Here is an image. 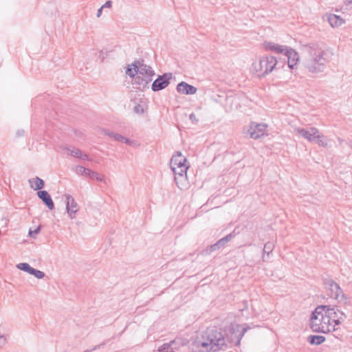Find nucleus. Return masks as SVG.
I'll use <instances>...</instances> for the list:
<instances>
[{
  "label": "nucleus",
  "instance_id": "20e7f679",
  "mask_svg": "<svg viewBox=\"0 0 352 352\" xmlns=\"http://www.w3.org/2000/svg\"><path fill=\"white\" fill-rule=\"evenodd\" d=\"M325 305H319L311 314L310 327L314 332L327 333L336 330L325 314Z\"/></svg>",
  "mask_w": 352,
  "mask_h": 352
},
{
  "label": "nucleus",
  "instance_id": "4c0bfd02",
  "mask_svg": "<svg viewBox=\"0 0 352 352\" xmlns=\"http://www.w3.org/2000/svg\"><path fill=\"white\" fill-rule=\"evenodd\" d=\"M99 347H100V346H99V345H98V346H96L94 348H93V349H87V350H86V351H83V352H91V351H94V350H96V349H98Z\"/></svg>",
  "mask_w": 352,
  "mask_h": 352
},
{
  "label": "nucleus",
  "instance_id": "a878e982",
  "mask_svg": "<svg viewBox=\"0 0 352 352\" xmlns=\"http://www.w3.org/2000/svg\"><path fill=\"white\" fill-rule=\"evenodd\" d=\"M91 171V170H90L89 168H86L82 166H77L75 168V172L77 174L81 175H86V176L89 177Z\"/></svg>",
  "mask_w": 352,
  "mask_h": 352
},
{
  "label": "nucleus",
  "instance_id": "39448f33",
  "mask_svg": "<svg viewBox=\"0 0 352 352\" xmlns=\"http://www.w3.org/2000/svg\"><path fill=\"white\" fill-rule=\"evenodd\" d=\"M278 61L273 56H263L252 65L251 71L258 77H264L276 67Z\"/></svg>",
  "mask_w": 352,
  "mask_h": 352
},
{
  "label": "nucleus",
  "instance_id": "aec40b11",
  "mask_svg": "<svg viewBox=\"0 0 352 352\" xmlns=\"http://www.w3.org/2000/svg\"><path fill=\"white\" fill-rule=\"evenodd\" d=\"M67 151L69 154L74 157L82 159L83 160H90L89 156L87 154H83L82 151L78 148H68Z\"/></svg>",
  "mask_w": 352,
  "mask_h": 352
},
{
  "label": "nucleus",
  "instance_id": "2f4dec72",
  "mask_svg": "<svg viewBox=\"0 0 352 352\" xmlns=\"http://www.w3.org/2000/svg\"><path fill=\"white\" fill-rule=\"evenodd\" d=\"M40 229H41V227L38 226V228H36L34 230H30L29 231V235L30 236L32 237V238H35L36 237V235L40 231Z\"/></svg>",
  "mask_w": 352,
  "mask_h": 352
},
{
  "label": "nucleus",
  "instance_id": "a19ab883",
  "mask_svg": "<svg viewBox=\"0 0 352 352\" xmlns=\"http://www.w3.org/2000/svg\"><path fill=\"white\" fill-rule=\"evenodd\" d=\"M246 331H247V329H246V328H245V327H243V335L245 334V333L246 332Z\"/></svg>",
  "mask_w": 352,
  "mask_h": 352
},
{
  "label": "nucleus",
  "instance_id": "f8f14e48",
  "mask_svg": "<svg viewBox=\"0 0 352 352\" xmlns=\"http://www.w3.org/2000/svg\"><path fill=\"white\" fill-rule=\"evenodd\" d=\"M66 209L71 219L75 218L76 213L78 211V206L74 197L70 195H66Z\"/></svg>",
  "mask_w": 352,
  "mask_h": 352
},
{
  "label": "nucleus",
  "instance_id": "f257e3e1",
  "mask_svg": "<svg viewBox=\"0 0 352 352\" xmlns=\"http://www.w3.org/2000/svg\"><path fill=\"white\" fill-rule=\"evenodd\" d=\"M302 65L312 75L323 72L330 62L331 54L324 50L318 43H309L302 47Z\"/></svg>",
  "mask_w": 352,
  "mask_h": 352
},
{
  "label": "nucleus",
  "instance_id": "c85d7f7f",
  "mask_svg": "<svg viewBox=\"0 0 352 352\" xmlns=\"http://www.w3.org/2000/svg\"><path fill=\"white\" fill-rule=\"evenodd\" d=\"M89 177H90L92 179H96L98 182H103L104 178L103 175H99L98 173L94 172L93 170L91 171Z\"/></svg>",
  "mask_w": 352,
  "mask_h": 352
},
{
  "label": "nucleus",
  "instance_id": "c9c22d12",
  "mask_svg": "<svg viewBox=\"0 0 352 352\" xmlns=\"http://www.w3.org/2000/svg\"><path fill=\"white\" fill-rule=\"evenodd\" d=\"M6 343V339L0 335V346L4 345Z\"/></svg>",
  "mask_w": 352,
  "mask_h": 352
},
{
  "label": "nucleus",
  "instance_id": "58836bf2",
  "mask_svg": "<svg viewBox=\"0 0 352 352\" xmlns=\"http://www.w3.org/2000/svg\"><path fill=\"white\" fill-rule=\"evenodd\" d=\"M345 4L352 3V0H344Z\"/></svg>",
  "mask_w": 352,
  "mask_h": 352
},
{
  "label": "nucleus",
  "instance_id": "bb28decb",
  "mask_svg": "<svg viewBox=\"0 0 352 352\" xmlns=\"http://www.w3.org/2000/svg\"><path fill=\"white\" fill-rule=\"evenodd\" d=\"M17 267L23 271H25L30 274H31L33 267H32L28 263H21L17 265Z\"/></svg>",
  "mask_w": 352,
  "mask_h": 352
},
{
  "label": "nucleus",
  "instance_id": "5701e85b",
  "mask_svg": "<svg viewBox=\"0 0 352 352\" xmlns=\"http://www.w3.org/2000/svg\"><path fill=\"white\" fill-rule=\"evenodd\" d=\"M102 133L104 134L109 136L110 138H113L116 141H118V142H123L124 141V137L119 133H116L111 132V131L106 130V129H102Z\"/></svg>",
  "mask_w": 352,
  "mask_h": 352
},
{
  "label": "nucleus",
  "instance_id": "4468645a",
  "mask_svg": "<svg viewBox=\"0 0 352 352\" xmlns=\"http://www.w3.org/2000/svg\"><path fill=\"white\" fill-rule=\"evenodd\" d=\"M287 57V64L290 69H294L299 60V55L296 51L291 47L287 48L283 54Z\"/></svg>",
  "mask_w": 352,
  "mask_h": 352
},
{
  "label": "nucleus",
  "instance_id": "473e14b6",
  "mask_svg": "<svg viewBox=\"0 0 352 352\" xmlns=\"http://www.w3.org/2000/svg\"><path fill=\"white\" fill-rule=\"evenodd\" d=\"M189 118L193 124H197L198 122V120L194 113L190 114Z\"/></svg>",
  "mask_w": 352,
  "mask_h": 352
},
{
  "label": "nucleus",
  "instance_id": "4be33fe9",
  "mask_svg": "<svg viewBox=\"0 0 352 352\" xmlns=\"http://www.w3.org/2000/svg\"><path fill=\"white\" fill-rule=\"evenodd\" d=\"M325 341V338L322 336H309L308 342L311 344L319 345Z\"/></svg>",
  "mask_w": 352,
  "mask_h": 352
},
{
  "label": "nucleus",
  "instance_id": "1a4fd4ad",
  "mask_svg": "<svg viewBox=\"0 0 352 352\" xmlns=\"http://www.w3.org/2000/svg\"><path fill=\"white\" fill-rule=\"evenodd\" d=\"M267 128V124L252 122L248 129V133L251 138L256 140L268 135Z\"/></svg>",
  "mask_w": 352,
  "mask_h": 352
},
{
  "label": "nucleus",
  "instance_id": "9b49d317",
  "mask_svg": "<svg viewBox=\"0 0 352 352\" xmlns=\"http://www.w3.org/2000/svg\"><path fill=\"white\" fill-rule=\"evenodd\" d=\"M172 78L171 73H167L160 76L152 84V89L154 91H160L166 87Z\"/></svg>",
  "mask_w": 352,
  "mask_h": 352
},
{
  "label": "nucleus",
  "instance_id": "412c9836",
  "mask_svg": "<svg viewBox=\"0 0 352 352\" xmlns=\"http://www.w3.org/2000/svg\"><path fill=\"white\" fill-rule=\"evenodd\" d=\"M230 332L232 333L230 338V342L234 343L235 345H240L241 339L242 338V331L235 332L234 327L230 329Z\"/></svg>",
  "mask_w": 352,
  "mask_h": 352
},
{
  "label": "nucleus",
  "instance_id": "ddd939ff",
  "mask_svg": "<svg viewBox=\"0 0 352 352\" xmlns=\"http://www.w3.org/2000/svg\"><path fill=\"white\" fill-rule=\"evenodd\" d=\"M182 345L179 339H175L171 340L170 342L165 343L160 346L157 351L158 352H174L176 350L179 349Z\"/></svg>",
  "mask_w": 352,
  "mask_h": 352
},
{
  "label": "nucleus",
  "instance_id": "6e6552de",
  "mask_svg": "<svg viewBox=\"0 0 352 352\" xmlns=\"http://www.w3.org/2000/svg\"><path fill=\"white\" fill-rule=\"evenodd\" d=\"M325 314L330 320V323L333 324V327L342 324L346 318V314L336 309V307H331L325 305Z\"/></svg>",
  "mask_w": 352,
  "mask_h": 352
},
{
  "label": "nucleus",
  "instance_id": "72a5a7b5",
  "mask_svg": "<svg viewBox=\"0 0 352 352\" xmlns=\"http://www.w3.org/2000/svg\"><path fill=\"white\" fill-rule=\"evenodd\" d=\"M112 6V1H107L106 3L102 6V8H110Z\"/></svg>",
  "mask_w": 352,
  "mask_h": 352
},
{
  "label": "nucleus",
  "instance_id": "dca6fc26",
  "mask_svg": "<svg viewBox=\"0 0 352 352\" xmlns=\"http://www.w3.org/2000/svg\"><path fill=\"white\" fill-rule=\"evenodd\" d=\"M177 91L180 94L192 95L196 94L197 88L185 82H181L177 86Z\"/></svg>",
  "mask_w": 352,
  "mask_h": 352
},
{
  "label": "nucleus",
  "instance_id": "393cba45",
  "mask_svg": "<svg viewBox=\"0 0 352 352\" xmlns=\"http://www.w3.org/2000/svg\"><path fill=\"white\" fill-rule=\"evenodd\" d=\"M275 248V244L273 242H267L265 244L263 248V261H265V254H266L267 256L272 252Z\"/></svg>",
  "mask_w": 352,
  "mask_h": 352
},
{
  "label": "nucleus",
  "instance_id": "c756f323",
  "mask_svg": "<svg viewBox=\"0 0 352 352\" xmlns=\"http://www.w3.org/2000/svg\"><path fill=\"white\" fill-rule=\"evenodd\" d=\"M30 274L34 276L36 278L38 279H41L45 277V273L43 272L40 271L38 270H36L34 268H33Z\"/></svg>",
  "mask_w": 352,
  "mask_h": 352
},
{
  "label": "nucleus",
  "instance_id": "b1692460",
  "mask_svg": "<svg viewBox=\"0 0 352 352\" xmlns=\"http://www.w3.org/2000/svg\"><path fill=\"white\" fill-rule=\"evenodd\" d=\"M34 179L35 183L34 186L32 184V180H29V182L32 188H34L35 190H41L44 187L45 183L42 179L36 177Z\"/></svg>",
  "mask_w": 352,
  "mask_h": 352
},
{
  "label": "nucleus",
  "instance_id": "e433bc0d",
  "mask_svg": "<svg viewBox=\"0 0 352 352\" xmlns=\"http://www.w3.org/2000/svg\"><path fill=\"white\" fill-rule=\"evenodd\" d=\"M102 8L101 7L100 8H99L98 10V12H97V17H100L102 14Z\"/></svg>",
  "mask_w": 352,
  "mask_h": 352
},
{
  "label": "nucleus",
  "instance_id": "f03ea898",
  "mask_svg": "<svg viewBox=\"0 0 352 352\" xmlns=\"http://www.w3.org/2000/svg\"><path fill=\"white\" fill-rule=\"evenodd\" d=\"M197 346L199 352H217L226 347V338L221 331L208 328L204 332L201 340L197 342Z\"/></svg>",
  "mask_w": 352,
  "mask_h": 352
},
{
  "label": "nucleus",
  "instance_id": "7c9ffc66",
  "mask_svg": "<svg viewBox=\"0 0 352 352\" xmlns=\"http://www.w3.org/2000/svg\"><path fill=\"white\" fill-rule=\"evenodd\" d=\"M133 111L135 113L142 114L144 113V109L141 104H137L134 107Z\"/></svg>",
  "mask_w": 352,
  "mask_h": 352
},
{
  "label": "nucleus",
  "instance_id": "6ab92c4d",
  "mask_svg": "<svg viewBox=\"0 0 352 352\" xmlns=\"http://www.w3.org/2000/svg\"><path fill=\"white\" fill-rule=\"evenodd\" d=\"M328 21L330 23L331 26L333 28L339 27L344 22L342 18L336 14H329L328 16Z\"/></svg>",
  "mask_w": 352,
  "mask_h": 352
},
{
  "label": "nucleus",
  "instance_id": "f704fd0d",
  "mask_svg": "<svg viewBox=\"0 0 352 352\" xmlns=\"http://www.w3.org/2000/svg\"><path fill=\"white\" fill-rule=\"evenodd\" d=\"M125 144H128V145H131L132 144V141L124 137V141H123Z\"/></svg>",
  "mask_w": 352,
  "mask_h": 352
},
{
  "label": "nucleus",
  "instance_id": "0eeeda50",
  "mask_svg": "<svg viewBox=\"0 0 352 352\" xmlns=\"http://www.w3.org/2000/svg\"><path fill=\"white\" fill-rule=\"evenodd\" d=\"M136 67L138 76L134 78V83L140 87H145L151 80L155 75L154 71L150 66L145 65L143 61H137L133 64Z\"/></svg>",
  "mask_w": 352,
  "mask_h": 352
},
{
  "label": "nucleus",
  "instance_id": "423d86ee",
  "mask_svg": "<svg viewBox=\"0 0 352 352\" xmlns=\"http://www.w3.org/2000/svg\"><path fill=\"white\" fill-rule=\"evenodd\" d=\"M294 132L296 135L301 136L310 142H316L322 147L328 146V140L324 138L322 133L316 127L295 128Z\"/></svg>",
  "mask_w": 352,
  "mask_h": 352
},
{
  "label": "nucleus",
  "instance_id": "7ed1b4c3",
  "mask_svg": "<svg viewBox=\"0 0 352 352\" xmlns=\"http://www.w3.org/2000/svg\"><path fill=\"white\" fill-rule=\"evenodd\" d=\"M170 168L175 175V182L181 190H186L189 187L186 172L189 164L186 157L180 151H176L170 160Z\"/></svg>",
  "mask_w": 352,
  "mask_h": 352
},
{
  "label": "nucleus",
  "instance_id": "cd10ccee",
  "mask_svg": "<svg viewBox=\"0 0 352 352\" xmlns=\"http://www.w3.org/2000/svg\"><path fill=\"white\" fill-rule=\"evenodd\" d=\"M136 71V67H133L132 64L127 68L126 74L134 79L138 76V72Z\"/></svg>",
  "mask_w": 352,
  "mask_h": 352
},
{
  "label": "nucleus",
  "instance_id": "9d476101",
  "mask_svg": "<svg viewBox=\"0 0 352 352\" xmlns=\"http://www.w3.org/2000/svg\"><path fill=\"white\" fill-rule=\"evenodd\" d=\"M328 287L327 294L331 298H334L338 302H342L346 300V296L343 293L342 289L340 288L339 285L333 280H329L327 282Z\"/></svg>",
  "mask_w": 352,
  "mask_h": 352
},
{
  "label": "nucleus",
  "instance_id": "ea45409f",
  "mask_svg": "<svg viewBox=\"0 0 352 352\" xmlns=\"http://www.w3.org/2000/svg\"><path fill=\"white\" fill-rule=\"evenodd\" d=\"M243 309H244L245 308H247L246 302H245L243 301Z\"/></svg>",
  "mask_w": 352,
  "mask_h": 352
},
{
  "label": "nucleus",
  "instance_id": "2eb2a0df",
  "mask_svg": "<svg viewBox=\"0 0 352 352\" xmlns=\"http://www.w3.org/2000/svg\"><path fill=\"white\" fill-rule=\"evenodd\" d=\"M265 50L270 51L276 54H283L287 50V47L282 45L277 44L271 41H265L263 43Z\"/></svg>",
  "mask_w": 352,
  "mask_h": 352
},
{
  "label": "nucleus",
  "instance_id": "f3484780",
  "mask_svg": "<svg viewBox=\"0 0 352 352\" xmlns=\"http://www.w3.org/2000/svg\"><path fill=\"white\" fill-rule=\"evenodd\" d=\"M37 195L50 210L54 208V202L50 194L46 190H40L37 192Z\"/></svg>",
  "mask_w": 352,
  "mask_h": 352
},
{
  "label": "nucleus",
  "instance_id": "a211bd4d",
  "mask_svg": "<svg viewBox=\"0 0 352 352\" xmlns=\"http://www.w3.org/2000/svg\"><path fill=\"white\" fill-rule=\"evenodd\" d=\"M233 236L234 235L232 234H229L225 237L219 239L217 243H215L214 244L212 245L210 247V251L214 252L223 248L228 242H229L232 239Z\"/></svg>",
  "mask_w": 352,
  "mask_h": 352
}]
</instances>
